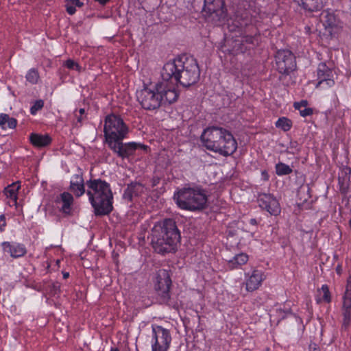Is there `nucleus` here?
Listing matches in <instances>:
<instances>
[{
    "instance_id": "nucleus-1",
    "label": "nucleus",
    "mask_w": 351,
    "mask_h": 351,
    "mask_svg": "<svg viewBox=\"0 0 351 351\" xmlns=\"http://www.w3.org/2000/svg\"><path fill=\"white\" fill-rule=\"evenodd\" d=\"M200 71L193 56H182L167 62L161 73L162 82L156 88H188L199 80Z\"/></svg>"
},
{
    "instance_id": "nucleus-2",
    "label": "nucleus",
    "mask_w": 351,
    "mask_h": 351,
    "mask_svg": "<svg viewBox=\"0 0 351 351\" xmlns=\"http://www.w3.org/2000/svg\"><path fill=\"white\" fill-rule=\"evenodd\" d=\"M104 134L109 147L118 156L125 158L135 154L138 149L147 150V146L141 143L130 142L123 143L122 140L128 134V128L122 119L114 114L108 115L105 119Z\"/></svg>"
},
{
    "instance_id": "nucleus-3",
    "label": "nucleus",
    "mask_w": 351,
    "mask_h": 351,
    "mask_svg": "<svg viewBox=\"0 0 351 351\" xmlns=\"http://www.w3.org/2000/svg\"><path fill=\"white\" fill-rule=\"evenodd\" d=\"M150 238L151 244L155 252L163 254L175 251L180 234L175 221L166 219L154 225L152 229Z\"/></svg>"
},
{
    "instance_id": "nucleus-4",
    "label": "nucleus",
    "mask_w": 351,
    "mask_h": 351,
    "mask_svg": "<svg viewBox=\"0 0 351 351\" xmlns=\"http://www.w3.org/2000/svg\"><path fill=\"white\" fill-rule=\"evenodd\" d=\"M203 145L208 150L227 156L237 150V143L232 134L220 127H210L201 135Z\"/></svg>"
},
{
    "instance_id": "nucleus-5",
    "label": "nucleus",
    "mask_w": 351,
    "mask_h": 351,
    "mask_svg": "<svg viewBox=\"0 0 351 351\" xmlns=\"http://www.w3.org/2000/svg\"><path fill=\"white\" fill-rule=\"evenodd\" d=\"M86 194L97 215H105L112 210V193L110 184L101 179L86 182Z\"/></svg>"
},
{
    "instance_id": "nucleus-6",
    "label": "nucleus",
    "mask_w": 351,
    "mask_h": 351,
    "mask_svg": "<svg viewBox=\"0 0 351 351\" xmlns=\"http://www.w3.org/2000/svg\"><path fill=\"white\" fill-rule=\"evenodd\" d=\"M173 199L180 208L190 211L203 210L208 200L205 190L197 186L178 189L173 195Z\"/></svg>"
},
{
    "instance_id": "nucleus-7",
    "label": "nucleus",
    "mask_w": 351,
    "mask_h": 351,
    "mask_svg": "<svg viewBox=\"0 0 351 351\" xmlns=\"http://www.w3.org/2000/svg\"><path fill=\"white\" fill-rule=\"evenodd\" d=\"M202 14L206 21L217 23L226 17L224 0H204Z\"/></svg>"
},
{
    "instance_id": "nucleus-8",
    "label": "nucleus",
    "mask_w": 351,
    "mask_h": 351,
    "mask_svg": "<svg viewBox=\"0 0 351 351\" xmlns=\"http://www.w3.org/2000/svg\"><path fill=\"white\" fill-rule=\"evenodd\" d=\"M152 351H167L172 340L170 331L156 324L152 325Z\"/></svg>"
},
{
    "instance_id": "nucleus-9",
    "label": "nucleus",
    "mask_w": 351,
    "mask_h": 351,
    "mask_svg": "<svg viewBox=\"0 0 351 351\" xmlns=\"http://www.w3.org/2000/svg\"><path fill=\"white\" fill-rule=\"evenodd\" d=\"M158 90L137 89L136 95L138 101L143 108L153 110L160 106V104L163 101V97L162 92H159Z\"/></svg>"
},
{
    "instance_id": "nucleus-10",
    "label": "nucleus",
    "mask_w": 351,
    "mask_h": 351,
    "mask_svg": "<svg viewBox=\"0 0 351 351\" xmlns=\"http://www.w3.org/2000/svg\"><path fill=\"white\" fill-rule=\"evenodd\" d=\"M276 66L278 72L285 75L284 77L286 78L296 69L295 57L289 50L278 51L276 55Z\"/></svg>"
},
{
    "instance_id": "nucleus-11",
    "label": "nucleus",
    "mask_w": 351,
    "mask_h": 351,
    "mask_svg": "<svg viewBox=\"0 0 351 351\" xmlns=\"http://www.w3.org/2000/svg\"><path fill=\"white\" fill-rule=\"evenodd\" d=\"M171 285V280L167 270L160 269L157 272L155 289L160 295L163 302H167L170 298L169 290Z\"/></svg>"
},
{
    "instance_id": "nucleus-12",
    "label": "nucleus",
    "mask_w": 351,
    "mask_h": 351,
    "mask_svg": "<svg viewBox=\"0 0 351 351\" xmlns=\"http://www.w3.org/2000/svg\"><path fill=\"white\" fill-rule=\"evenodd\" d=\"M317 78L315 84L316 87H332L335 85L332 72L326 63L322 62L319 64L317 69Z\"/></svg>"
},
{
    "instance_id": "nucleus-13",
    "label": "nucleus",
    "mask_w": 351,
    "mask_h": 351,
    "mask_svg": "<svg viewBox=\"0 0 351 351\" xmlns=\"http://www.w3.org/2000/svg\"><path fill=\"white\" fill-rule=\"evenodd\" d=\"M259 206L266 210L271 215H278L281 208L278 201L271 194L263 193L258 198Z\"/></svg>"
},
{
    "instance_id": "nucleus-14",
    "label": "nucleus",
    "mask_w": 351,
    "mask_h": 351,
    "mask_svg": "<svg viewBox=\"0 0 351 351\" xmlns=\"http://www.w3.org/2000/svg\"><path fill=\"white\" fill-rule=\"evenodd\" d=\"M264 280V275L261 271L254 270L252 274H245V289L253 291L259 288Z\"/></svg>"
},
{
    "instance_id": "nucleus-15",
    "label": "nucleus",
    "mask_w": 351,
    "mask_h": 351,
    "mask_svg": "<svg viewBox=\"0 0 351 351\" xmlns=\"http://www.w3.org/2000/svg\"><path fill=\"white\" fill-rule=\"evenodd\" d=\"M1 245L3 252L13 258H19L26 254V248L23 244L5 241Z\"/></svg>"
},
{
    "instance_id": "nucleus-16",
    "label": "nucleus",
    "mask_w": 351,
    "mask_h": 351,
    "mask_svg": "<svg viewBox=\"0 0 351 351\" xmlns=\"http://www.w3.org/2000/svg\"><path fill=\"white\" fill-rule=\"evenodd\" d=\"M57 205L60 206V210L66 215H70L71 206L73 203L72 195L68 192H64L58 195L55 199Z\"/></svg>"
},
{
    "instance_id": "nucleus-17",
    "label": "nucleus",
    "mask_w": 351,
    "mask_h": 351,
    "mask_svg": "<svg viewBox=\"0 0 351 351\" xmlns=\"http://www.w3.org/2000/svg\"><path fill=\"white\" fill-rule=\"evenodd\" d=\"M322 20L326 31L332 36L337 26V19L335 15L328 10L324 11L322 14Z\"/></svg>"
},
{
    "instance_id": "nucleus-18",
    "label": "nucleus",
    "mask_w": 351,
    "mask_h": 351,
    "mask_svg": "<svg viewBox=\"0 0 351 351\" xmlns=\"http://www.w3.org/2000/svg\"><path fill=\"white\" fill-rule=\"evenodd\" d=\"M145 191L146 188L142 184L134 182L128 186L125 191L124 196L131 200L133 197L139 196Z\"/></svg>"
},
{
    "instance_id": "nucleus-19",
    "label": "nucleus",
    "mask_w": 351,
    "mask_h": 351,
    "mask_svg": "<svg viewBox=\"0 0 351 351\" xmlns=\"http://www.w3.org/2000/svg\"><path fill=\"white\" fill-rule=\"evenodd\" d=\"M30 143L36 147H43L47 146L51 142V138L48 134H40L32 133L29 135Z\"/></svg>"
},
{
    "instance_id": "nucleus-20",
    "label": "nucleus",
    "mask_w": 351,
    "mask_h": 351,
    "mask_svg": "<svg viewBox=\"0 0 351 351\" xmlns=\"http://www.w3.org/2000/svg\"><path fill=\"white\" fill-rule=\"evenodd\" d=\"M70 189L77 197L82 195L85 193L84 180L82 176L74 175L73 176Z\"/></svg>"
},
{
    "instance_id": "nucleus-21",
    "label": "nucleus",
    "mask_w": 351,
    "mask_h": 351,
    "mask_svg": "<svg viewBox=\"0 0 351 351\" xmlns=\"http://www.w3.org/2000/svg\"><path fill=\"white\" fill-rule=\"evenodd\" d=\"M341 311L342 315L341 328L346 330L351 323V302L343 301Z\"/></svg>"
},
{
    "instance_id": "nucleus-22",
    "label": "nucleus",
    "mask_w": 351,
    "mask_h": 351,
    "mask_svg": "<svg viewBox=\"0 0 351 351\" xmlns=\"http://www.w3.org/2000/svg\"><path fill=\"white\" fill-rule=\"evenodd\" d=\"M20 188L18 183H13L12 184L6 187L4 190V193L8 199V203L10 206H15L17 200V192Z\"/></svg>"
},
{
    "instance_id": "nucleus-23",
    "label": "nucleus",
    "mask_w": 351,
    "mask_h": 351,
    "mask_svg": "<svg viewBox=\"0 0 351 351\" xmlns=\"http://www.w3.org/2000/svg\"><path fill=\"white\" fill-rule=\"evenodd\" d=\"M302 8L310 12H317L322 9L326 0H301Z\"/></svg>"
},
{
    "instance_id": "nucleus-24",
    "label": "nucleus",
    "mask_w": 351,
    "mask_h": 351,
    "mask_svg": "<svg viewBox=\"0 0 351 351\" xmlns=\"http://www.w3.org/2000/svg\"><path fill=\"white\" fill-rule=\"evenodd\" d=\"M248 261V256L244 253H240L235 255L228 262V265L231 269H237L239 267L245 265Z\"/></svg>"
},
{
    "instance_id": "nucleus-25",
    "label": "nucleus",
    "mask_w": 351,
    "mask_h": 351,
    "mask_svg": "<svg viewBox=\"0 0 351 351\" xmlns=\"http://www.w3.org/2000/svg\"><path fill=\"white\" fill-rule=\"evenodd\" d=\"M343 173H345V176L341 178L339 177V183L341 184V190L342 193H346L348 189H351V169L346 167L343 169Z\"/></svg>"
},
{
    "instance_id": "nucleus-26",
    "label": "nucleus",
    "mask_w": 351,
    "mask_h": 351,
    "mask_svg": "<svg viewBox=\"0 0 351 351\" xmlns=\"http://www.w3.org/2000/svg\"><path fill=\"white\" fill-rule=\"evenodd\" d=\"M179 89H163L164 92L162 93L163 101L171 104L176 101L178 97Z\"/></svg>"
},
{
    "instance_id": "nucleus-27",
    "label": "nucleus",
    "mask_w": 351,
    "mask_h": 351,
    "mask_svg": "<svg viewBox=\"0 0 351 351\" xmlns=\"http://www.w3.org/2000/svg\"><path fill=\"white\" fill-rule=\"evenodd\" d=\"M292 126V122L287 117H281L276 122V127L282 129L283 131H289Z\"/></svg>"
},
{
    "instance_id": "nucleus-28",
    "label": "nucleus",
    "mask_w": 351,
    "mask_h": 351,
    "mask_svg": "<svg viewBox=\"0 0 351 351\" xmlns=\"http://www.w3.org/2000/svg\"><path fill=\"white\" fill-rule=\"evenodd\" d=\"M83 5V3L80 0H67L66 3V12L69 14H73L75 11L76 7L80 8Z\"/></svg>"
},
{
    "instance_id": "nucleus-29",
    "label": "nucleus",
    "mask_w": 351,
    "mask_h": 351,
    "mask_svg": "<svg viewBox=\"0 0 351 351\" xmlns=\"http://www.w3.org/2000/svg\"><path fill=\"white\" fill-rule=\"evenodd\" d=\"M319 293L322 295V298L317 299V302L324 301L329 303L331 300L330 293L329 291L328 287L326 285H323L321 289L319 290Z\"/></svg>"
},
{
    "instance_id": "nucleus-30",
    "label": "nucleus",
    "mask_w": 351,
    "mask_h": 351,
    "mask_svg": "<svg viewBox=\"0 0 351 351\" xmlns=\"http://www.w3.org/2000/svg\"><path fill=\"white\" fill-rule=\"evenodd\" d=\"M39 74L35 69H31L26 75V80L31 84H36L39 80Z\"/></svg>"
},
{
    "instance_id": "nucleus-31",
    "label": "nucleus",
    "mask_w": 351,
    "mask_h": 351,
    "mask_svg": "<svg viewBox=\"0 0 351 351\" xmlns=\"http://www.w3.org/2000/svg\"><path fill=\"white\" fill-rule=\"evenodd\" d=\"M276 171L278 176L288 175L292 172V169L289 165L282 162L276 165Z\"/></svg>"
},
{
    "instance_id": "nucleus-32",
    "label": "nucleus",
    "mask_w": 351,
    "mask_h": 351,
    "mask_svg": "<svg viewBox=\"0 0 351 351\" xmlns=\"http://www.w3.org/2000/svg\"><path fill=\"white\" fill-rule=\"evenodd\" d=\"M343 301L351 302V276H350L347 280V285L343 296Z\"/></svg>"
},
{
    "instance_id": "nucleus-33",
    "label": "nucleus",
    "mask_w": 351,
    "mask_h": 351,
    "mask_svg": "<svg viewBox=\"0 0 351 351\" xmlns=\"http://www.w3.org/2000/svg\"><path fill=\"white\" fill-rule=\"evenodd\" d=\"M44 102L42 99H38L34 101L33 106L30 108L32 114H35L39 110L43 107Z\"/></svg>"
},
{
    "instance_id": "nucleus-34",
    "label": "nucleus",
    "mask_w": 351,
    "mask_h": 351,
    "mask_svg": "<svg viewBox=\"0 0 351 351\" xmlns=\"http://www.w3.org/2000/svg\"><path fill=\"white\" fill-rule=\"evenodd\" d=\"M64 65L69 69L80 71V66L73 60L69 59L64 62Z\"/></svg>"
},
{
    "instance_id": "nucleus-35",
    "label": "nucleus",
    "mask_w": 351,
    "mask_h": 351,
    "mask_svg": "<svg viewBox=\"0 0 351 351\" xmlns=\"http://www.w3.org/2000/svg\"><path fill=\"white\" fill-rule=\"evenodd\" d=\"M9 116L6 114H0V126L2 129L6 128L7 121L8 120Z\"/></svg>"
},
{
    "instance_id": "nucleus-36",
    "label": "nucleus",
    "mask_w": 351,
    "mask_h": 351,
    "mask_svg": "<svg viewBox=\"0 0 351 351\" xmlns=\"http://www.w3.org/2000/svg\"><path fill=\"white\" fill-rule=\"evenodd\" d=\"M308 105V101L306 100H302L298 102H295L293 106L295 109L300 110L302 108L306 107Z\"/></svg>"
},
{
    "instance_id": "nucleus-37",
    "label": "nucleus",
    "mask_w": 351,
    "mask_h": 351,
    "mask_svg": "<svg viewBox=\"0 0 351 351\" xmlns=\"http://www.w3.org/2000/svg\"><path fill=\"white\" fill-rule=\"evenodd\" d=\"M6 124L8 125L6 128L14 129L17 125V121L16 119L9 117Z\"/></svg>"
},
{
    "instance_id": "nucleus-38",
    "label": "nucleus",
    "mask_w": 351,
    "mask_h": 351,
    "mask_svg": "<svg viewBox=\"0 0 351 351\" xmlns=\"http://www.w3.org/2000/svg\"><path fill=\"white\" fill-rule=\"evenodd\" d=\"M300 111V114L302 117H305L313 114V109L310 108H304V109H301Z\"/></svg>"
},
{
    "instance_id": "nucleus-39",
    "label": "nucleus",
    "mask_w": 351,
    "mask_h": 351,
    "mask_svg": "<svg viewBox=\"0 0 351 351\" xmlns=\"http://www.w3.org/2000/svg\"><path fill=\"white\" fill-rule=\"evenodd\" d=\"M75 117L77 120L75 124L81 123L85 118V116L77 114V110L75 112Z\"/></svg>"
},
{
    "instance_id": "nucleus-40",
    "label": "nucleus",
    "mask_w": 351,
    "mask_h": 351,
    "mask_svg": "<svg viewBox=\"0 0 351 351\" xmlns=\"http://www.w3.org/2000/svg\"><path fill=\"white\" fill-rule=\"evenodd\" d=\"M0 220L3 221L2 224H0V231H3L4 228L6 225L5 220V216L3 215H0Z\"/></svg>"
},
{
    "instance_id": "nucleus-41",
    "label": "nucleus",
    "mask_w": 351,
    "mask_h": 351,
    "mask_svg": "<svg viewBox=\"0 0 351 351\" xmlns=\"http://www.w3.org/2000/svg\"><path fill=\"white\" fill-rule=\"evenodd\" d=\"M151 84V82L149 81V80H147V82H143V87L145 88H148V86Z\"/></svg>"
},
{
    "instance_id": "nucleus-42",
    "label": "nucleus",
    "mask_w": 351,
    "mask_h": 351,
    "mask_svg": "<svg viewBox=\"0 0 351 351\" xmlns=\"http://www.w3.org/2000/svg\"><path fill=\"white\" fill-rule=\"evenodd\" d=\"M77 114L84 116L85 110L84 108H80L78 111H77Z\"/></svg>"
},
{
    "instance_id": "nucleus-43",
    "label": "nucleus",
    "mask_w": 351,
    "mask_h": 351,
    "mask_svg": "<svg viewBox=\"0 0 351 351\" xmlns=\"http://www.w3.org/2000/svg\"><path fill=\"white\" fill-rule=\"evenodd\" d=\"M96 1H98L100 4L104 5L110 0H95Z\"/></svg>"
},
{
    "instance_id": "nucleus-44",
    "label": "nucleus",
    "mask_w": 351,
    "mask_h": 351,
    "mask_svg": "<svg viewBox=\"0 0 351 351\" xmlns=\"http://www.w3.org/2000/svg\"><path fill=\"white\" fill-rule=\"evenodd\" d=\"M250 224L254 225V226H256L257 224V221L255 219H251L250 220Z\"/></svg>"
},
{
    "instance_id": "nucleus-45",
    "label": "nucleus",
    "mask_w": 351,
    "mask_h": 351,
    "mask_svg": "<svg viewBox=\"0 0 351 351\" xmlns=\"http://www.w3.org/2000/svg\"><path fill=\"white\" fill-rule=\"evenodd\" d=\"M262 174L264 176L265 180H267L268 179V175H267V173L265 171H263L262 173Z\"/></svg>"
},
{
    "instance_id": "nucleus-46",
    "label": "nucleus",
    "mask_w": 351,
    "mask_h": 351,
    "mask_svg": "<svg viewBox=\"0 0 351 351\" xmlns=\"http://www.w3.org/2000/svg\"><path fill=\"white\" fill-rule=\"evenodd\" d=\"M69 274L67 272L63 274L64 278H67L69 277Z\"/></svg>"
},
{
    "instance_id": "nucleus-47",
    "label": "nucleus",
    "mask_w": 351,
    "mask_h": 351,
    "mask_svg": "<svg viewBox=\"0 0 351 351\" xmlns=\"http://www.w3.org/2000/svg\"><path fill=\"white\" fill-rule=\"evenodd\" d=\"M110 351H119L117 348H112Z\"/></svg>"
}]
</instances>
